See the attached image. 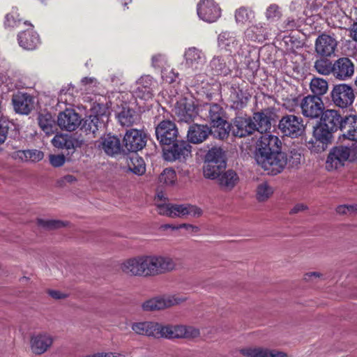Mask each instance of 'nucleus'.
Returning a JSON list of instances; mask_svg holds the SVG:
<instances>
[{
	"instance_id": "f257e3e1",
	"label": "nucleus",
	"mask_w": 357,
	"mask_h": 357,
	"mask_svg": "<svg viewBox=\"0 0 357 357\" xmlns=\"http://www.w3.org/2000/svg\"><path fill=\"white\" fill-rule=\"evenodd\" d=\"M282 142L275 135L262 134L257 142L255 160L268 174L280 173L287 162V155L280 151Z\"/></svg>"
},
{
	"instance_id": "f03ea898",
	"label": "nucleus",
	"mask_w": 357,
	"mask_h": 357,
	"mask_svg": "<svg viewBox=\"0 0 357 357\" xmlns=\"http://www.w3.org/2000/svg\"><path fill=\"white\" fill-rule=\"evenodd\" d=\"M186 300V296L180 294L163 295L144 301L142 307L144 311L160 310L181 304Z\"/></svg>"
},
{
	"instance_id": "7ed1b4c3",
	"label": "nucleus",
	"mask_w": 357,
	"mask_h": 357,
	"mask_svg": "<svg viewBox=\"0 0 357 357\" xmlns=\"http://www.w3.org/2000/svg\"><path fill=\"white\" fill-rule=\"evenodd\" d=\"M333 130L320 123L314 127L313 137L307 142V148L312 152L320 153L326 150L327 146L331 142Z\"/></svg>"
},
{
	"instance_id": "20e7f679",
	"label": "nucleus",
	"mask_w": 357,
	"mask_h": 357,
	"mask_svg": "<svg viewBox=\"0 0 357 357\" xmlns=\"http://www.w3.org/2000/svg\"><path fill=\"white\" fill-rule=\"evenodd\" d=\"M199 330L193 326L183 325H165L160 324L158 338H194L199 335Z\"/></svg>"
},
{
	"instance_id": "39448f33",
	"label": "nucleus",
	"mask_w": 357,
	"mask_h": 357,
	"mask_svg": "<svg viewBox=\"0 0 357 357\" xmlns=\"http://www.w3.org/2000/svg\"><path fill=\"white\" fill-rule=\"evenodd\" d=\"M351 160V146L339 145L331 149L326 162V168L328 171L337 169Z\"/></svg>"
},
{
	"instance_id": "423d86ee",
	"label": "nucleus",
	"mask_w": 357,
	"mask_h": 357,
	"mask_svg": "<svg viewBox=\"0 0 357 357\" xmlns=\"http://www.w3.org/2000/svg\"><path fill=\"white\" fill-rule=\"evenodd\" d=\"M302 114L308 119H319L325 107L323 100L318 96L307 95L300 102Z\"/></svg>"
},
{
	"instance_id": "0eeeda50",
	"label": "nucleus",
	"mask_w": 357,
	"mask_h": 357,
	"mask_svg": "<svg viewBox=\"0 0 357 357\" xmlns=\"http://www.w3.org/2000/svg\"><path fill=\"white\" fill-rule=\"evenodd\" d=\"M303 122L301 117L287 114L280 120L278 128L284 135L295 138L301 136L304 130Z\"/></svg>"
},
{
	"instance_id": "6e6552de",
	"label": "nucleus",
	"mask_w": 357,
	"mask_h": 357,
	"mask_svg": "<svg viewBox=\"0 0 357 357\" xmlns=\"http://www.w3.org/2000/svg\"><path fill=\"white\" fill-rule=\"evenodd\" d=\"M170 147L163 148V156L167 161L185 160L191 156L192 146L188 142L181 140L172 143Z\"/></svg>"
},
{
	"instance_id": "1a4fd4ad",
	"label": "nucleus",
	"mask_w": 357,
	"mask_h": 357,
	"mask_svg": "<svg viewBox=\"0 0 357 357\" xmlns=\"http://www.w3.org/2000/svg\"><path fill=\"white\" fill-rule=\"evenodd\" d=\"M331 95L333 102L342 109L351 105L355 98L353 89L346 84L335 85Z\"/></svg>"
},
{
	"instance_id": "9d476101",
	"label": "nucleus",
	"mask_w": 357,
	"mask_h": 357,
	"mask_svg": "<svg viewBox=\"0 0 357 357\" xmlns=\"http://www.w3.org/2000/svg\"><path fill=\"white\" fill-rule=\"evenodd\" d=\"M178 134V128L176 124L169 120L162 121L155 127L156 138L162 145L169 146L175 142Z\"/></svg>"
},
{
	"instance_id": "9b49d317",
	"label": "nucleus",
	"mask_w": 357,
	"mask_h": 357,
	"mask_svg": "<svg viewBox=\"0 0 357 357\" xmlns=\"http://www.w3.org/2000/svg\"><path fill=\"white\" fill-rule=\"evenodd\" d=\"M210 68L214 75L226 76L234 69L238 68V65L231 54L227 56H215L209 63Z\"/></svg>"
},
{
	"instance_id": "f8f14e48",
	"label": "nucleus",
	"mask_w": 357,
	"mask_h": 357,
	"mask_svg": "<svg viewBox=\"0 0 357 357\" xmlns=\"http://www.w3.org/2000/svg\"><path fill=\"white\" fill-rule=\"evenodd\" d=\"M256 131V125L248 116H238L231 123V134L237 137H245Z\"/></svg>"
},
{
	"instance_id": "ddd939ff",
	"label": "nucleus",
	"mask_w": 357,
	"mask_h": 357,
	"mask_svg": "<svg viewBox=\"0 0 357 357\" xmlns=\"http://www.w3.org/2000/svg\"><path fill=\"white\" fill-rule=\"evenodd\" d=\"M197 15L202 20L211 23L221 15V9L213 0H202L197 4Z\"/></svg>"
},
{
	"instance_id": "4468645a",
	"label": "nucleus",
	"mask_w": 357,
	"mask_h": 357,
	"mask_svg": "<svg viewBox=\"0 0 357 357\" xmlns=\"http://www.w3.org/2000/svg\"><path fill=\"white\" fill-rule=\"evenodd\" d=\"M156 84V81L151 76L141 77L137 82V86L134 91L135 97L144 101L152 100Z\"/></svg>"
},
{
	"instance_id": "2eb2a0df",
	"label": "nucleus",
	"mask_w": 357,
	"mask_h": 357,
	"mask_svg": "<svg viewBox=\"0 0 357 357\" xmlns=\"http://www.w3.org/2000/svg\"><path fill=\"white\" fill-rule=\"evenodd\" d=\"M183 56L185 66L195 72L202 70L206 62L204 53L195 47L186 49Z\"/></svg>"
},
{
	"instance_id": "dca6fc26",
	"label": "nucleus",
	"mask_w": 357,
	"mask_h": 357,
	"mask_svg": "<svg viewBox=\"0 0 357 357\" xmlns=\"http://www.w3.org/2000/svg\"><path fill=\"white\" fill-rule=\"evenodd\" d=\"M82 119L74 109H66L59 114L57 124L62 130L67 131L75 130L81 124Z\"/></svg>"
},
{
	"instance_id": "f3484780",
	"label": "nucleus",
	"mask_w": 357,
	"mask_h": 357,
	"mask_svg": "<svg viewBox=\"0 0 357 357\" xmlns=\"http://www.w3.org/2000/svg\"><path fill=\"white\" fill-rule=\"evenodd\" d=\"M146 143V136L139 130H128L123 137L124 146L128 151L137 152L142 150L145 146Z\"/></svg>"
},
{
	"instance_id": "a211bd4d",
	"label": "nucleus",
	"mask_w": 357,
	"mask_h": 357,
	"mask_svg": "<svg viewBox=\"0 0 357 357\" xmlns=\"http://www.w3.org/2000/svg\"><path fill=\"white\" fill-rule=\"evenodd\" d=\"M337 46L336 39L328 34L323 33L316 39L315 51L324 57H330L335 54Z\"/></svg>"
},
{
	"instance_id": "6ab92c4d",
	"label": "nucleus",
	"mask_w": 357,
	"mask_h": 357,
	"mask_svg": "<svg viewBox=\"0 0 357 357\" xmlns=\"http://www.w3.org/2000/svg\"><path fill=\"white\" fill-rule=\"evenodd\" d=\"M54 337L47 333H38L31 337L30 347L32 352L41 355L46 352L52 345Z\"/></svg>"
},
{
	"instance_id": "aec40b11",
	"label": "nucleus",
	"mask_w": 357,
	"mask_h": 357,
	"mask_svg": "<svg viewBox=\"0 0 357 357\" xmlns=\"http://www.w3.org/2000/svg\"><path fill=\"white\" fill-rule=\"evenodd\" d=\"M12 103L15 112L24 115L29 114L34 107L33 97L26 93L17 92L13 94Z\"/></svg>"
},
{
	"instance_id": "412c9836",
	"label": "nucleus",
	"mask_w": 357,
	"mask_h": 357,
	"mask_svg": "<svg viewBox=\"0 0 357 357\" xmlns=\"http://www.w3.org/2000/svg\"><path fill=\"white\" fill-rule=\"evenodd\" d=\"M174 113L178 121L185 123L192 121L197 114L194 105L185 98L176 102Z\"/></svg>"
},
{
	"instance_id": "4be33fe9",
	"label": "nucleus",
	"mask_w": 357,
	"mask_h": 357,
	"mask_svg": "<svg viewBox=\"0 0 357 357\" xmlns=\"http://www.w3.org/2000/svg\"><path fill=\"white\" fill-rule=\"evenodd\" d=\"M100 112H96L95 114L90 115L85 121L84 127L86 131H89L92 134L105 127L109 120V115L106 111L102 112V107H99Z\"/></svg>"
},
{
	"instance_id": "5701e85b",
	"label": "nucleus",
	"mask_w": 357,
	"mask_h": 357,
	"mask_svg": "<svg viewBox=\"0 0 357 357\" xmlns=\"http://www.w3.org/2000/svg\"><path fill=\"white\" fill-rule=\"evenodd\" d=\"M354 66L349 58H340L333 63V75L340 80H345L350 78L354 75Z\"/></svg>"
},
{
	"instance_id": "b1692460",
	"label": "nucleus",
	"mask_w": 357,
	"mask_h": 357,
	"mask_svg": "<svg viewBox=\"0 0 357 357\" xmlns=\"http://www.w3.org/2000/svg\"><path fill=\"white\" fill-rule=\"evenodd\" d=\"M212 132L207 125L194 123L190 126L187 137L189 142L197 144L204 142Z\"/></svg>"
},
{
	"instance_id": "393cba45",
	"label": "nucleus",
	"mask_w": 357,
	"mask_h": 357,
	"mask_svg": "<svg viewBox=\"0 0 357 357\" xmlns=\"http://www.w3.org/2000/svg\"><path fill=\"white\" fill-rule=\"evenodd\" d=\"M320 117L321 123L329 130L333 132H336L338 129L342 130L344 116H342L338 111L335 109L324 110Z\"/></svg>"
},
{
	"instance_id": "a878e982",
	"label": "nucleus",
	"mask_w": 357,
	"mask_h": 357,
	"mask_svg": "<svg viewBox=\"0 0 357 357\" xmlns=\"http://www.w3.org/2000/svg\"><path fill=\"white\" fill-rule=\"evenodd\" d=\"M155 275L171 272L176 269V259L167 255H152Z\"/></svg>"
},
{
	"instance_id": "bb28decb",
	"label": "nucleus",
	"mask_w": 357,
	"mask_h": 357,
	"mask_svg": "<svg viewBox=\"0 0 357 357\" xmlns=\"http://www.w3.org/2000/svg\"><path fill=\"white\" fill-rule=\"evenodd\" d=\"M229 100L233 109H240L247 105L250 96L238 85H231L229 88Z\"/></svg>"
},
{
	"instance_id": "cd10ccee",
	"label": "nucleus",
	"mask_w": 357,
	"mask_h": 357,
	"mask_svg": "<svg viewBox=\"0 0 357 357\" xmlns=\"http://www.w3.org/2000/svg\"><path fill=\"white\" fill-rule=\"evenodd\" d=\"M218 45L220 49L226 52L235 53L239 47V41L236 33L233 31H222L218 36Z\"/></svg>"
},
{
	"instance_id": "c85d7f7f",
	"label": "nucleus",
	"mask_w": 357,
	"mask_h": 357,
	"mask_svg": "<svg viewBox=\"0 0 357 357\" xmlns=\"http://www.w3.org/2000/svg\"><path fill=\"white\" fill-rule=\"evenodd\" d=\"M24 24H27L30 28L18 34L19 45L25 50H34L40 43L39 36L33 30V26L31 24H27L26 22H24Z\"/></svg>"
},
{
	"instance_id": "c756f323",
	"label": "nucleus",
	"mask_w": 357,
	"mask_h": 357,
	"mask_svg": "<svg viewBox=\"0 0 357 357\" xmlns=\"http://www.w3.org/2000/svg\"><path fill=\"white\" fill-rule=\"evenodd\" d=\"M241 354L248 357H288V355L282 351L260 347L242 349Z\"/></svg>"
},
{
	"instance_id": "7c9ffc66",
	"label": "nucleus",
	"mask_w": 357,
	"mask_h": 357,
	"mask_svg": "<svg viewBox=\"0 0 357 357\" xmlns=\"http://www.w3.org/2000/svg\"><path fill=\"white\" fill-rule=\"evenodd\" d=\"M100 147L105 153L110 156L116 155L121 153V144L120 139L111 134L104 135L100 138Z\"/></svg>"
},
{
	"instance_id": "2f4dec72",
	"label": "nucleus",
	"mask_w": 357,
	"mask_h": 357,
	"mask_svg": "<svg viewBox=\"0 0 357 357\" xmlns=\"http://www.w3.org/2000/svg\"><path fill=\"white\" fill-rule=\"evenodd\" d=\"M160 324L153 321L135 322L131 326L132 330L137 335L158 338Z\"/></svg>"
},
{
	"instance_id": "473e14b6",
	"label": "nucleus",
	"mask_w": 357,
	"mask_h": 357,
	"mask_svg": "<svg viewBox=\"0 0 357 357\" xmlns=\"http://www.w3.org/2000/svg\"><path fill=\"white\" fill-rule=\"evenodd\" d=\"M116 118L121 126L130 127L138 124L141 121L140 115L133 109L123 107L117 113Z\"/></svg>"
},
{
	"instance_id": "72a5a7b5",
	"label": "nucleus",
	"mask_w": 357,
	"mask_h": 357,
	"mask_svg": "<svg viewBox=\"0 0 357 357\" xmlns=\"http://www.w3.org/2000/svg\"><path fill=\"white\" fill-rule=\"evenodd\" d=\"M219 187L223 191H231L237 185L239 181V177L237 173L232 170L228 169L222 172L220 176L217 178Z\"/></svg>"
},
{
	"instance_id": "f704fd0d",
	"label": "nucleus",
	"mask_w": 357,
	"mask_h": 357,
	"mask_svg": "<svg viewBox=\"0 0 357 357\" xmlns=\"http://www.w3.org/2000/svg\"><path fill=\"white\" fill-rule=\"evenodd\" d=\"M120 268L123 273L130 276H142L141 255L124 260Z\"/></svg>"
},
{
	"instance_id": "c9c22d12",
	"label": "nucleus",
	"mask_w": 357,
	"mask_h": 357,
	"mask_svg": "<svg viewBox=\"0 0 357 357\" xmlns=\"http://www.w3.org/2000/svg\"><path fill=\"white\" fill-rule=\"evenodd\" d=\"M341 131L344 138L357 141V115L350 114L344 116Z\"/></svg>"
},
{
	"instance_id": "e433bc0d",
	"label": "nucleus",
	"mask_w": 357,
	"mask_h": 357,
	"mask_svg": "<svg viewBox=\"0 0 357 357\" xmlns=\"http://www.w3.org/2000/svg\"><path fill=\"white\" fill-rule=\"evenodd\" d=\"M248 41L263 42L268 38L267 29L261 23L249 26L244 32Z\"/></svg>"
},
{
	"instance_id": "4c0bfd02",
	"label": "nucleus",
	"mask_w": 357,
	"mask_h": 357,
	"mask_svg": "<svg viewBox=\"0 0 357 357\" xmlns=\"http://www.w3.org/2000/svg\"><path fill=\"white\" fill-rule=\"evenodd\" d=\"M202 214L200 208L191 204H172V218L182 217L190 215L193 217H199Z\"/></svg>"
},
{
	"instance_id": "58836bf2",
	"label": "nucleus",
	"mask_w": 357,
	"mask_h": 357,
	"mask_svg": "<svg viewBox=\"0 0 357 357\" xmlns=\"http://www.w3.org/2000/svg\"><path fill=\"white\" fill-rule=\"evenodd\" d=\"M13 157L23 162H38L44 158L41 151L33 149L26 151H17L13 153Z\"/></svg>"
},
{
	"instance_id": "ea45409f",
	"label": "nucleus",
	"mask_w": 357,
	"mask_h": 357,
	"mask_svg": "<svg viewBox=\"0 0 357 357\" xmlns=\"http://www.w3.org/2000/svg\"><path fill=\"white\" fill-rule=\"evenodd\" d=\"M226 167H222L220 164L205 162L203 165V174L206 178L217 179Z\"/></svg>"
},
{
	"instance_id": "a19ab883",
	"label": "nucleus",
	"mask_w": 357,
	"mask_h": 357,
	"mask_svg": "<svg viewBox=\"0 0 357 357\" xmlns=\"http://www.w3.org/2000/svg\"><path fill=\"white\" fill-rule=\"evenodd\" d=\"M256 125V130L260 132L261 135L271 129V123L269 116L263 112L255 113L252 118Z\"/></svg>"
},
{
	"instance_id": "79ce46f5",
	"label": "nucleus",
	"mask_w": 357,
	"mask_h": 357,
	"mask_svg": "<svg viewBox=\"0 0 357 357\" xmlns=\"http://www.w3.org/2000/svg\"><path fill=\"white\" fill-rule=\"evenodd\" d=\"M204 161L220 164L222 167H226L225 151L220 147H213L206 154Z\"/></svg>"
},
{
	"instance_id": "37998d69",
	"label": "nucleus",
	"mask_w": 357,
	"mask_h": 357,
	"mask_svg": "<svg viewBox=\"0 0 357 357\" xmlns=\"http://www.w3.org/2000/svg\"><path fill=\"white\" fill-rule=\"evenodd\" d=\"M38 125L47 135L53 134L56 128L55 121L50 113L40 114L38 115Z\"/></svg>"
},
{
	"instance_id": "c03bdc74",
	"label": "nucleus",
	"mask_w": 357,
	"mask_h": 357,
	"mask_svg": "<svg viewBox=\"0 0 357 357\" xmlns=\"http://www.w3.org/2000/svg\"><path fill=\"white\" fill-rule=\"evenodd\" d=\"M310 89L313 93L312 96L321 97L328 91V84L327 81L323 78L314 77L310 81Z\"/></svg>"
},
{
	"instance_id": "a18cd8bd",
	"label": "nucleus",
	"mask_w": 357,
	"mask_h": 357,
	"mask_svg": "<svg viewBox=\"0 0 357 357\" xmlns=\"http://www.w3.org/2000/svg\"><path fill=\"white\" fill-rule=\"evenodd\" d=\"M208 112V119L211 121V124L222 122L223 118V109L218 104L208 105L205 109Z\"/></svg>"
},
{
	"instance_id": "49530a36",
	"label": "nucleus",
	"mask_w": 357,
	"mask_h": 357,
	"mask_svg": "<svg viewBox=\"0 0 357 357\" xmlns=\"http://www.w3.org/2000/svg\"><path fill=\"white\" fill-rule=\"evenodd\" d=\"M74 86L71 84L61 89L58 98L59 104L63 103L69 105H74Z\"/></svg>"
},
{
	"instance_id": "de8ad7c7",
	"label": "nucleus",
	"mask_w": 357,
	"mask_h": 357,
	"mask_svg": "<svg viewBox=\"0 0 357 357\" xmlns=\"http://www.w3.org/2000/svg\"><path fill=\"white\" fill-rule=\"evenodd\" d=\"M214 130L212 131L215 137H218L221 139H224L227 138L229 134L231 132V123L229 124L225 119L222 120L221 123H217L212 125Z\"/></svg>"
},
{
	"instance_id": "09e8293b",
	"label": "nucleus",
	"mask_w": 357,
	"mask_h": 357,
	"mask_svg": "<svg viewBox=\"0 0 357 357\" xmlns=\"http://www.w3.org/2000/svg\"><path fill=\"white\" fill-rule=\"evenodd\" d=\"M255 18V13L252 10L245 7H241L236 10L235 19L237 24H245L250 22Z\"/></svg>"
},
{
	"instance_id": "8fccbe9b",
	"label": "nucleus",
	"mask_w": 357,
	"mask_h": 357,
	"mask_svg": "<svg viewBox=\"0 0 357 357\" xmlns=\"http://www.w3.org/2000/svg\"><path fill=\"white\" fill-rule=\"evenodd\" d=\"M273 193V188L266 182L259 183L256 188V198L259 202L266 201Z\"/></svg>"
},
{
	"instance_id": "3c124183",
	"label": "nucleus",
	"mask_w": 357,
	"mask_h": 357,
	"mask_svg": "<svg viewBox=\"0 0 357 357\" xmlns=\"http://www.w3.org/2000/svg\"><path fill=\"white\" fill-rule=\"evenodd\" d=\"M176 174L174 169L167 168L160 174L158 182L161 185L169 186L175 183Z\"/></svg>"
},
{
	"instance_id": "603ef678",
	"label": "nucleus",
	"mask_w": 357,
	"mask_h": 357,
	"mask_svg": "<svg viewBox=\"0 0 357 357\" xmlns=\"http://www.w3.org/2000/svg\"><path fill=\"white\" fill-rule=\"evenodd\" d=\"M142 276H155L154 265L152 255H141Z\"/></svg>"
},
{
	"instance_id": "864d4df0",
	"label": "nucleus",
	"mask_w": 357,
	"mask_h": 357,
	"mask_svg": "<svg viewBox=\"0 0 357 357\" xmlns=\"http://www.w3.org/2000/svg\"><path fill=\"white\" fill-rule=\"evenodd\" d=\"M314 68L318 73L323 75H328L333 74V64L328 59H320L315 61Z\"/></svg>"
},
{
	"instance_id": "5fc2aeb1",
	"label": "nucleus",
	"mask_w": 357,
	"mask_h": 357,
	"mask_svg": "<svg viewBox=\"0 0 357 357\" xmlns=\"http://www.w3.org/2000/svg\"><path fill=\"white\" fill-rule=\"evenodd\" d=\"M265 17L269 22L279 20L282 17L281 8L275 3L269 5L266 10Z\"/></svg>"
},
{
	"instance_id": "6e6d98bb",
	"label": "nucleus",
	"mask_w": 357,
	"mask_h": 357,
	"mask_svg": "<svg viewBox=\"0 0 357 357\" xmlns=\"http://www.w3.org/2000/svg\"><path fill=\"white\" fill-rule=\"evenodd\" d=\"M130 169L137 175H142L146 171L144 162L142 158L138 156L131 158V164L129 165Z\"/></svg>"
},
{
	"instance_id": "4d7b16f0",
	"label": "nucleus",
	"mask_w": 357,
	"mask_h": 357,
	"mask_svg": "<svg viewBox=\"0 0 357 357\" xmlns=\"http://www.w3.org/2000/svg\"><path fill=\"white\" fill-rule=\"evenodd\" d=\"M21 22V20L19 18V14L17 10L13 8L10 13L6 15L5 25L9 27L18 26Z\"/></svg>"
},
{
	"instance_id": "13d9d810",
	"label": "nucleus",
	"mask_w": 357,
	"mask_h": 357,
	"mask_svg": "<svg viewBox=\"0 0 357 357\" xmlns=\"http://www.w3.org/2000/svg\"><path fill=\"white\" fill-rule=\"evenodd\" d=\"M8 130L9 121L1 114V116H0V146L6 142Z\"/></svg>"
},
{
	"instance_id": "bf43d9fd",
	"label": "nucleus",
	"mask_w": 357,
	"mask_h": 357,
	"mask_svg": "<svg viewBox=\"0 0 357 357\" xmlns=\"http://www.w3.org/2000/svg\"><path fill=\"white\" fill-rule=\"evenodd\" d=\"M156 206V210L158 214L161 215L172 218V204L166 202L158 203Z\"/></svg>"
},
{
	"instance_id": "052dcab7",
	"label": "nucleus",
	"mask_w": 357,
	"mask_h": 357,
	"mask_svg": "<svg viewBox=\"0 0 357 357\" xmlns=\"http://www.w3.org/2000/svg\"><path fill=\"white\" fill-rule=\"evenodd\" d=\"M38 222L39 225L49 229H58L64 226L61 221L56 220L39 219Z\"/></svg>"
},
{
	"instance_id": "680f3d73",
	"label": "nucleus",
	"mask_w": 357,
	"mask_h": 357,
	"mask_svg": "<svg viewBox=\"0 0 357 357\" xmlns=\"http://www.w3.org/2000/svg\"><path fill=\"white\" fill-rule=\"evenodd\" d=\"M66 161L63 155H51L50 156V162L53 167H59L62 166Z\"/></svg>"
},
{
	"instance_id": "e2e57ef3",
	"label": "nucleus",
	"mask_w": 357,
	"mask_h": 357,
	"mask_svg": "<svg viewBox=\"0 0 357 357\" xmlns=\"http://www.w3.org/2000/svg\"><path fill=\"white\" fill-rule=\"evenodd\" d=\"M67 135H56L52 139V143L54 146L58 149H63V146L65 144V140L66 139Z\"/></svg>"
},
{
	"instance_id": "0e129e2a",
	"label": "nucleus",
	"mask_w": 357,
	"mask_h": 357,
	"mask_svg": "<svg viewBox=\"0 0 357 357\" xmlns=\"http://www.w3.org/2000/svg\"><path fill=\"white\" fill-rule=\"evenodd\" d=\"M152 66L153 67H161L166 62V58L163 54H155L152 56Z\"/></svg>"
},
{
	"instance_id": "69168bd1",
	"label": "nucleus",
	"mask_w": 357,
	"mask_h": 357,
	"mask_svg": "<svg viewBox=\"0 0 357 357\" xmlns=\"http://www.w3.org/2000/svg\"><path fill=\"white\" fill-rule=\"evenodd\" d=\"M78 141L75 138L67 135L66 139L65 140V144L63 146V149L67 150L74 149L75 148L78 146Z\"/></svg>"
},
{
	"instance_id": "338daca9",
	"label": "nucleus",
	"mask_w": 357,
	"mask_h": 357,
	"mask_svg": "<svg viewBox=\"0 0 357 357\" xmlns=\"http://www.w3.org/2000/svg\"><path fill=\"white\" fill-rule=\"evenodd\" d=\"M177 75H178L175 73L172 70H169V72L167 70L162 72V79L169 84L174 82L176 80Z\"/></svg>"
},
{
	"instance_id": "774afa93",
	"label": "nucleus",
	"mask_w": 357,
	"mask_h": 357,
	"mask_svg": "<svg viewBox=\"0 0 357 357\" xmlns=\"http://www.w3.org/2000/svg\"><path fill=\"white\" fill-rule=\"evenodd\" d=\"M322 274L319 272H308L304 275V280L307 282L312 281L314 279L319 278Z\"/></svg>"
}]
</instances>
